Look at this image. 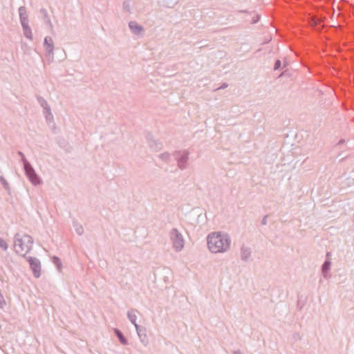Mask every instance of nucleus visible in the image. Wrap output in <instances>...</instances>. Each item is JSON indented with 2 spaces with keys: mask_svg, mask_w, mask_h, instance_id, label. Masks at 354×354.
Returning <instances> with one entry per match:
<instances>
[{
  "mask_svg": "<svg viewBox=\"0 0 354 354\" xmlns=\"http://www.w3.org/2000/svg\"><path fill=\"white\" fill-rule=\"evenodd\" d=\"M230 245V240L226 234L220 232H213L207 237V246L213 253L223 252Z\"/></svg>",
  "mask_w": 354,
  "mask_h": 354,
  "instance_id": "f257e3e1",
  "label": "nucleus"
},
{
  "mask_svg": "<svg viewBox=\"0 0 354 354\" xmlns=\"http://www.w3.org/2000/svg\"><path fill=\"white\" fill-rule=\"evenodd\" d=\"M33 241L30 235L17 234L15 241V250L21 256L26 255L32 248Z\"/></svg>",
  "mask_w": 354,
  "mask_h": 354,
  "instance_id": "f03ea898",
  "label": "nucleus"
},
{
  "mask_svg": "<svg viewBox=\"0 0 354 354\" xmlns=\"http://www.w3.org/2000/svg\"><path fill=\"white\" fill-rule=\"evenodd\" d=\"M29 262L34 272V275L36 277H39L41 274V266L39 261L37 259H30Z\"/></svg>",
  "mask_w": 354,
  "mask_h": 354,
  "instance_id": "7ed1b4c3",
  "label": "nucleus"
},
{
  "mask_svg": "<svg viewBox=\"0 0 354 354\" xmlns=\"http://www.w3.org/2000/svg\"><path fill=\"white\" fill-rule=\"evenodd\" d=\"M129 26L132 30L136 32H139L141 31L142 28L137 25L135 22H131L129 24Z\"/></svg>",
  "mask_w": 354,
  "mask_h": 354,
  "instance_id": "20e7f679",
  "label": "nucleus"
},
{
  "mask_svg": "<svg viewBox=\"0 0 354 354\" xmlns=\"http://www.w3.org/2000/svg\"><path fill=\"white\" fill-rule=\"evenodd\" d=\"M115 333L117 334V336L118 337L120 341L121 342L122 344H127V340L125 339V338L124 337V336L122 335V333L118 330H115Z\"/></svg>",
  "mask_w": 354,
  "mask_h": 354,
  "instance_id": "39448f33",
  "label": "nucleus"
},
{
  "mask_svg": "<svg viewBox=\"0 0 354 354\" xmlns=\"http://www.w3.org/2000/svg\"><path fill=\"white\" fill-rule=\"evenodd\" d=\"M0 247L4 250H6L8 249L7 242L1 238H0Z\"/></svg>",
  "mask_w": 354,
  "mask_h": 354,
  "instance_id": "423d86ee",
  "label": "nucleus"
},
{
  "mask_svg": "<svg viewBox=\"0 0 354 354\" xmlns=\"http://www.w3.org/2000/svg\"><path fill=\"white\" fill-rule=\"evenodd\" d=\"M6 301L4 299L3 296L0 294V308H3L6 306Z\"/></svg>",
  "mask_w": 354,
  "mask_h": 354,
  "instance_id": "0eeeda50",
  "label": "nucleus"
},
{
  "mask_svg": "<svg viewBox=\"0 0 354 354\" xmlns=\"http://www.w3.org/2000/svg\"><path fill=\"white\" fill-rule=\"evenodd\" d=\"M27 174L29 175L30 176V180H32V182L34 183V184H36L37 183V178H32L29 171L27 170Z\"/></svg>",
  "mask_w": 354,
  "mask_h": 354,
  "instance_id": "6e6552de",
  "label": "nucleus"
},
{
  "mask_svg": "<svg viewBox=\"0 0 354 354\" xmlns=\"http://www.w3.org/2000/svg\"><path fill=\"white\" fill-rule=\"evenodd\" d=\"M281 66V62L279 60H277L276 62H275V64H274V70H277L278 69L279 67Z\"/></svg>",
  "mask_w": 354,
  "mask_h": 354,
  "instance_id": "1a4fd4ad",
  "label": "nucleus"
},
{
  "mask_svg": "<svg viewBox=\"0 0 354 354\" xmlns=\"http://www.w3.org/2000/svg\"><path fill=\"white\" fill-rule=\"evenodd\" d=\"M178 248L180 249L183 248V240L180 239L178 242V245L177 246Z\"/></svg>",
  "mask_w": 354,
  "mask_h": 354,
  "instance_id": "9d476101",
  "label": "nucleus"
},
{
  "mask_svg": "<svg viewBox=\"0 0 354 354\" xmlns=\"http://www.w3.org/2000/svg\"><path fill=\"white\" fill-rule=\"evenodd\" d=\"M328 263H327V262H326V263H324V269L327 268H328Z\"/></svg>",
  "mask_w": 354,
  "mask_h": 354,
  "instance_id": "9b49d317",
  "label": "nucleus"
}]
</instances>
